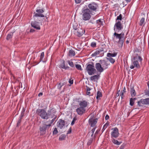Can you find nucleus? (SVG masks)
Segmentation results:
<instances>
[{
    "instance_id": "1",
    "label": "nucleus",
    "mask_w": 149,
    "mask_h": 149,
    "mask_svg": "<svg viewBox=\"0 0 149 149\" xmlns=\"http://www.w3.org/2000/svg\"><path fill=\"white\" fill-rule=\"evenodd\" d=\"M142 59L140 56H137L133 58L132 60L131 65L130 68L131 69H134V68H140L139 62L141 63Z\"/></svg>"
},
{
    "instance_id": "2",
    "label": "nucleus",
    "mask_w": 149,
    "mask_h": 149,
    "mask_svg": "<svg viewBox=\"0 0 149 149\" xmlns=\"http://www.w3.org/2000/svg\"><path fill=\"white\" fill-rule=\"evenodd\" d=\"M36 13H34L33 17L37 21L42 22L43 20V18L45 17V15L43 14L44 12V10L43 8H37L36 11Z\"/></svg>"
},
{
    "instance_id": "3",
    "label": "nucleus",
    "mask_w": 149,
    "mask_h": 149,
    "mask_svg": "<svg viewBox=\"0 0 149 149\" xmlns=\"http://www.w3.org/2000/svg\"><path fill=\"white\" fill-rule=\"evenodd\" d=\"M114 35L116 39H118V43L119 46L122 47L123 46V43L124 41L125 34L123 33H121L120 34L115 32Z\"/></svg>"
},
{
    "instance_id": "4",
    "label": "nucleus",
    "mask_w": 149,
    "mask_h": 149,
    "mask_svg": "<svg viewBox=\"0 0 149 149\" xmlns=\"http://www.w3.org/2000/svg\"><path fill=\"white\" fill-rule=\"evenodd\" d=\"M82 18L84 20H89L91 17V11L87 7L84 8L82 10Z\"/></svg>"
},
{
    "instance_id": "5",
    "label": "nucleus",
    "mask_w": 149,
    "mask_h": 149,
    "mask_svg": "<svg viewBox=\"0 0 149 149\" xmlns=\"http://www.w3.org/2000/svg\"><path fill=\"white\" fill-rule=\"evenodd\" d=\"M36 113L43 119H47L49 118L48 114L44 109H38L36 110Z\"/></svg>"
},
{
    "instance_id": "6",
    "label": "nucleus",
    "mask_w": 149,
    "mask_h": 149,
    "mask_svg": "<svg viewBox=\"0 0 149 149\" xmlns=\"http://www.w3.org/2000/svg\"><path fill=\"white\" fill-rule=\"evenodd\" d=\"M51 126L50 124L46 125L43 124L41 125L39 127L40 135H43L45 134L47 130H48Z\"/></svg>"
},
{
    "instance_id": "7",
    "label": "nucleus",
    "mask_w": 149,
    "mask_h": 149,
    "mask_svg": "<svg viewBox=\"0 0 149 149\" xmlns=\"http://www.w3.org/2000/svg\"><path fill=\"white\" fill-rule=\"evenodd\" d=\"M94 67L93 65L91 64H89L87 66L86 71L89 75H92L96 72V70Z\"/></svg>"
},
{
    "instance_id": "8",
    "label": "nucleus",
    "mask_w": 149,
    "mask_h": 149,
    "mask_svg": "<svg viewBox=\"0 0 149 149\" xmlns=\"http://www.w3.org/2000/svg\"><path fill=\"white\" fill-rule=\"evenodd\" d=\"M137 104L139 107H142L143 105H149V98L142 99L137 102Z\"/></svg>"
},
{
    "instance_id": "9",
    "label": "nucleus",
    "mask_w": 149,
    "mask_h": 149,
    "mask_svg": "<svg viewBox=\"0 0 149 149\" xmlns=\"http://www.w3.org/2000/svg\"><path fill=\"white\" fill-rule=\"evenodd\" d=\"M88 8L91 11H96L98 6L95 3H91L88 5Z\"/></svg>"
},
{
    "instance_id": "10",
    "label": "nucleus",
    "mask_w": 149,
    "mask_h": 149,
    "mask_svg": "<svg viewBox=\"0 0 149 149\" xmlns=\"http://www.w3.org/2000/svg\"><path fill=\"white\" fill-rule=\"evenodd\" d=\"M123 28L122 24L120 21L116 22L115 24L114 30V31H118V32Z\"/></svg>"
},
{
    "instance_id": "11",
    "label": "nucleus",
    "mask_w": 149,
    "mask_h": 149,
    "mask_svg": "<svg viewBox=\"0 0 149 149\" xmlns=\"http://www.w3.org/2000/svg\"><path fill=\"white\" fill-rule=\"evenodd\" d=\"M112 131L111 133V136L115 138L118 137L119 135L118 129L116 127H115L112 128Z\"/></svg>"
},
{
    "instance_id": "12",
    "label": "nucleus",
    "mask_w": 149,
    "mask_h": 149,
    "mask_svg": "<svg viewBox=\"0 0 149 149\" xmlns=\"http://www.w3.org/2000/svg\"><path fill=\"white\" fill-rule=\"evenodd\" d=\"M31 26L36 30H40V23L35 21L32 22H31Z\"/></svg>"
},
{
    "instance_id": "13",
    "label": "nucleus",
    "mask_w": 149,
    "mask_h": 149,
    "mask_svg": "<svg viewBox=\"0 0 149 149\" xmlns=\"http://www.w3.org/2000/svg\"><path fill=\"white\" fill-rule=\"evenodd\" d=\"M85 33V31L79 28L76 31H75V34L79 37L81 36Z\"/></svg>"
},
{
    "instance_id": "14",
    "label": "nucleus",
    "mask_w": 149,
    "mask_h": 149,
    "mask_svg": "<svg viewBox=\"0 0 149 149\" xmlns=\"http://www.w3.org/2000/svg\"><path fill=\"white\" fill-rule=\"evenodd\" d=\"M86 109L85 108L80 107L76 109V111L77 114L79 115H82L85 112Z\"/></svg>"
},
{
    "instance_id": "15",
    "label": "nucleus",
    "mask_w": 149,
    "mask_h": 149,
    "mask_svg": "<svg viewBox=\"0 0 149 149\" xmlns=\"http://www.w3.org/2000/svg\"><path fill=\"white\" fill-rule=\"evenodd\" d=\"M65 122L64 120L59 119L57 123V126L58 127L62 129L65 126Z\"/></svg>"
},
{
    "instance_id": "16",
    "label": "nucleus",
    "mask_w": 149,
    "mask_h": 149,
    "mask_svg": "<svg viewBox=\"0 0 149 149\" xmlns=\"http://www.w3.org/2000/svg\"><path fill=\"white\" fill-rule=\"evenodd\" d=\"M56 112V110L54 108L49 109L47 111L48 116H51L52 118L54 117L55 114Z\"/></svg>"
},
{
    "instance_id": "17",
    "label": "nucleus",
    "mask_w": 149,
    "mask_h": 149,
    "mask_svg": "<svg viewBox=\"0 0 149 149\" xmlns=\"http://www.w3.org/2000/svg\"><path fill=\"white\" fill-rule=\"evenodd\" d=\"M101 64L102 68H103V70L106 69L108 68V65H109V63L108 61L105 60H102L101 61Z\"/></svg>"
},
{
    "instance_id": "18",
    "label": "nucleus",
    "mask_w": 149,
    "mask_h": 149,
    "mask_svg": "<svg viewBox=\"0 0 149 149\" xmlns=\"http://www.w3.org/2000/svg\"><path fill=\"white\" fill-rule=\"evenodd\" d=\"M95 67L98 72H101L104 71L103 68L102 67L100 63H96L95 65Z\"/></svg>"
},
{
    "instance_id": "19",
    "label": "nucleus",
    "mask_w": 149,
    "mask_h": 149,
    "mask_svg": "<svg viewBox=\"0 0 149 149\" xmlns=\"http://www.w3.org/2000/svg\"><path fill=\"white\" fill-rule=\"evenodd\" d=\"M79 105L80 107H83L84 108L88 105V102L86 100H81L79 102Z\"/></svg>"
},
{
    "instance_id": "20",
    "label": "nucleus",
    "mask_w": 149,
    "mask_h": 149,
    "mask_svg": "<svg viewBox=\"0 0 149 149\" xmlns=\"http://www.w3.org/2000/svg\"><path fill=\"white\" fill-rule=\"evenodd\" d=\"M97 119H93L91 120L90 122L91 127H94L97 123Z\"/></svg>"
},
{
    "instance_id": "21",
    "label": "nucleus",
    "mask_w": 149,
    "mask_h": 149,
    "mask_svg": "<svg viewBox=\"0 0 149 149\" xmlns=\"http://www.w3.org/2000/svg\"><path fill=\"white\" fill-rule=\"evenodd\" d=\"M60 67L63 69H67L70 68L68 66H65V61H63L62 63L60 64Z\"/></svg>"
},
{
    "instance_id": "22",
    "label": "nucleus",
    "mask_w": 149,
    "mask_h": 149,
    "mask_svg": "<svg viewBox=\"0 0 149 149\" xmlns=\"http://www.w3.org/2000/svg\"><path fill=\"white\" fill-rule=\"evenodd\" d=\"M116 53H114L113 54L108 53L107 54V56L108 58H111V57H115L117 55Z\"/></svg>"
},
{
    "instance_id": "23",
    "label": "nucleus",
    "mask_w": 149,
    "mask_h": 149,
    "mask_svg": "<svg viewBox=\"0 0 149 149\" xmlns=\"http://www.w3.org/2000/svg\"><path fill=\"white\" fill-rule=\"evenodd\" d=\"M130 92L131 95L132 97L135 96L136 95V93L134 88H131Z\"/></svg>"
},
{
    "instance_id": "24",
    "label": "nucleus",
    "mask_w": 149,
    "mask_h": 149,
    "mask_svg": "<svg viewBox=\"0 0 149 149\" xmlns=\"http://www.w3.org/2000/svg\"><path fill=\"white\" fill-rule=\"evenodd\" d=\"M13 32H10V33L7 36L6 39L7 40H8L11 39L12 38L13 36Z\"/></svg>"
},
{
    "instance_id": "25",
    "label": "nucleus",
    "mask_w": 149,
    "mask_h": 149,
    "mask_svg": "<svg viewBox=\"0 0 149 149\" xmlns=\"http://www.w3.org/2000/svg\"><path fill=\"white\" fill-rule=\"evenodd\" d=\"M68 55L70 57L74 56L75 55L74 51L72 50H70L68 53Z\"/></svg>"
},
{
    "instance_id": "26",
    "label": "nucleus",
    "mask_w": 149,
    "mask_h": 149,
    "mask_svg": "<svg viewBox=\"0 0 149 149\" xmlns=\"http://www.w3.org/2000/svg\"><path fill=\"white\" fill-rule=\"evenodd\" d=\"M99 77V75H95L93 76H92L90 77L92 81H95L96 80H97Z\"/></svg>"
},
{
    "instance_id": "27",
    "label": "nucleus",
    "mask_w": 149,
    "mask_h": 149,
    "mask_svg": "<svg viewBox=\"0 0 149 149\" xmlns=\"http://www.w3.org/2000/svg\"><path fill=\"white\" fill-rule=\"evenodd\" d=\"M102 51L101 50H97L92 55L93 56H96L98 54H100Z\"/></svg>"
},
{
    "instance_id": "28",
    "label": "nucleus",
    "mask_w": 149,
    "mask_h": 149,
    "mask_svg": "<svg viewBox=\"0 0 149 149\" xmlns=\"http://www.w3.org/2000/svg\"><path fill=\"white\" fill-rule=\"evenodd\" d=\"M135 99H136L135 98H131L130 99V105H131V106H133V105L134 104V100Z\"/></svg>"
},
{
    "instance_id": "29",
    "label": "nucleus",
    "mask_w": 149,
    "mask_h": 149,
    "mask_svg": "<svg viewBox=\"0 0 149 149\" xmlns=\"http://www.w3.org/2000/svg\"><path fill=\"white\" fill-rule=\"evenodd\" d=\"M102 94L101 92L98 91L97 93L96 98L97 100L100 99V97H102Z\"/></svg>"
},
{
    "instance_id": "30",
    "label": "nucleus",
    "mask_w": 149,
    "mask_h": 149,
    "mask_svg": "<svg viewBox=\"0 0 149 149\" xmlns=\"http://www.w3.org/2000/svg\"><path fill=\"white\" fill-rule=\"evenodd\" d=\"M107 59L112 64L114 63L115 61V60L111 58H107Z\"/></svg>"
},
{
    "instance_id": "31",
    "label": "nucleus",
    "mask_w": 149,
    "mask_h": 149,
    "mask_svg": "<svg viewBox=\"0 0 149 149\" xmlns=\"http://www.w3.org/2000/svg\"><path fill=\"white\" fill-rule=\"evenodd\" d=\"M67 62L70 67L72 68L74 67V65L73 64V62L71 60L68 61Z\"/></svg>"
},
{
    "instance_id": "32",
    "label": "nucleus",
    "mask_w": 149,
    "mask_h": 149,
    "mask_svg": "<svg viewBox=\"0 0 149 149\" xmlns=\"http://www.w3.org/2000/svg\"><path fill=\"white\" fill-rule=\"evenodd\" d=\"M65 137V134H61L59 137V140L60 141H62L64 140Z\"/></svg>"
},
{
    "instance_id": "33",
    "label": "nucleus",
    "mask_w": 149,
    "mask_h": 149,
    "mask_svg": "<svg viewBox=\"0 0 149 149\" xmlns=\"http://www.w3.org/2000/svg\"><path fill=\"white\" fill-rule=\"evenodd\" d=\"M112 142L115 144L119 145L120 144L121 142H119L117 140L113 139L112 140Z\"/></svg>"
},
{
    "instance_id": "34",
    "label": "nucleus",
    "mask_w": 149,
    "mask_h": 149,
    "mask_svg": "<svg viewBox=\"0 0 149 149\" xmlns=\"http://www.w3.org/2000/svg\"><path fill=\"white\" fill-rule=\"evenodd\" d=\"M96 23L100 25V26L101 25H103V21L100 19L97 20L96 21Z\"/></svg>"
},
{
    "instance_id": "35",
    "label": "nucleus",
    "mask_w": 149,
    "mask_h": 149,
    "mask_svg": "<svg viewBox=\"0 0 149 149\" xmlns=\"http://www.w3.org/2000/svg\"><path fill=\"white\" fill-rule=\"evenodd\" d=\"M145 22V18L142 17L141 18L139 23V25L140 26H142Z\"/></svg>"
},
{
    "instance_id": "36",
    "label": "nucleus",
    "mask_w": 149,
    "mask_h": 149,
    "mask_svg": "<svg viewBox=\"0 0 149 149\" xmlns=\"http://www.w3.org/2000/svg\"><path fill=\"white\" fill-rule=\"evenodd\" d=\"M75 67L76 68L79 70H82V69L81 66L79 64H76L75 65Z\"/></svg>"
},
{
    "instance_id": "37",
    "label": "nucleus",
    "mask_w": 149,
    "mask_h": 149,
    "mask_svg": "<svg viewBox=\"0 0 149 149\" xmlns=\"http://www.w3.org/2000/svg\"><path fill=\"white\" fill-rule=\"evenodd\" d=\"M64 85V83H60L58 85L57 88L59 90H61L62 86H63Z\"/></svg>"
},
{
    "instance_id": "38",
    "label": "nucleus",
    "mask_w": 149,
    "mask_h": 149,
    "mask_svg": "<svg viewBox=\"0 0 149 149\" xmlns=\"http://www.w3.org/2000/svg\"><path fill=\"white\" fill-rule=\"evenodd\" d=\"M44 52H42L41 53L40 57V61H42V59L44 58Z\"/></svg>"
},
{
    "instance_id": "39",
    "label": "nucleus",
    "mask_w": 149,
    "mask_h": 149,
    "mask_svg": "<svg viewBox=\"0 0 149 149\" xmlns=\"http://www.w3.org/2000/svg\"><path fill=\"white\" fill-rule=\"evenodd\" d=\"M58 132L56 128H55L54 129L53 131V135H56L58 133Z\"/></svg>"
},
{
    "instance_id": "40",
    "label": "nucleus",
    "mask_w": 149,
    "mask_h": 149,
    "mask_svg": "<svg viewBox=\"0 0 149 149\" xmlns=\"http://www.w3.org/2000/svg\"><path fill=\"white\" fill-rule=\"evenodd\" d=\"M53 118H54L51 120L48 121V122H50L49 123V124H50L51 125V124H52L53 123V122L55 121V119L56 118V116H54Z\"/></svg>"
},
{
    "instance_id": "41",
    "label": "nucleus",
    "mask_w": 149,
    "mask_h": 149,
    "mask_svg": "<svg viewBox=\"0 0 149 149\" xmlns=\"http://www.w3.org/2000/svg\"><path fill=\"white\" fill-rule=\"evenodd\" d=\"M93 141V139L92 138L91 139L87 142V145H91V143Z\"/></svg>"
},
{
    "instance_id": "42",
    "label": "nucleus",
    "mask_w": 149,
    "mask_h": 149,
    "mask_svg": "<svg viewBox=\"0 0 149 149\" xmlns=\"http://www.w3.org/2000/svg\"><path fill=\"white\" fill-rule=\"evenodd\" d=\"M108 125L109 124H108L107 123H105L103 126L102 130H105L107 128Z\"/></svg>"
},
{
    "instance_id": "43",
    "label": "nucleus",
    "mask_w": 149,
    "mask_h": 149,
    "mask_svg": "<svg viewBox=\"0 0 149 149\" xmlns=\"http://www.w3.org/2000/svg\"><path fill=\"white\" fill-rule=\"evenodd\" d=\"M91 45L92 47H95L96 46V43L94 42H92L91 44Z\"/></svg>"
},
{
    "instance_id": "44",
    "label": "nucleus",
    "mask_w": 149,
    "mask_h": 149,
    "mask_svg": "<svg viewBox=\"0 0 149 149\" xmlns=\"http://www.w3.org/2000/svg\"><path fill=\"white\" fill-rule=\"evenodd\" d=\"M122 17L121 14H120L119 16L117 17V20H122Z\"/></svg>"
},
{
    "instance_id": "45",
    "label": "nucleus",
    "mask_w": 149,
    "mask_h": 149,
    "mask_svg": "<svg viewBox=\"0 0 149 149\" xmlns=\"http://www.w3.org/2000/svg\"><path fill=\"white\" fill-rule=\"evenodd\" d=\"M76 120V119L75 118H73L72 120L71 124V125H73L74 124Z\"/></svg>"
},
{
    "instance_id": "46",
    "label": "nucleus",
    "mask_w": 149,
    "mask_h": 149,
    "mask_svg": "<svg viewBox=\"0 0 149 149\" xmlns=\"http://www.w3.org/2000/svg\"><path fill=\"white\" fill-rule=\"evenodd\" d=\"M77 28H78V27H77V25H73V28L75 30V31H77V30H78V29H77Z\"/></svg>"
},
{
    "instance_id": "47",
    "label": "nucleus",
    "mask_w": 149,
    "mask_h": 149,
    "mask_svg": "<svg viewBox=\"0 0 149 149\" xmlns=\"http://www.w3.org/2000/svg\"><path fill=\"white\" fill-rule=\"evenodd\" d=\"M124 93H121V94L120 95L121 97V98L122 99H123L124 97Z\"/></svg>"
},
{
    "instance_id": "48",
    "label": "nucleus",
    "mask_w": 149,
    "mask_h": 149,
    "mask_svg": "<svg viewBox=\"0 0 149 149\" xmlns=\"http://www.w3.org/2000/svg\"><path fill=\"white\" fill-rule=\"evenodd\" d=\"M81 0H75L76 3H79L81 1Z\"/></svg>"
},
{
    "instance_id": "49",
    "label": "nucleus",
    "mask_w": 149,
    "mask_h": 149,
    "mask_svg": "<svg viewBox=\"0 0 149 149\" xmlns=\"http://www.w3.org/2000/svg\"><path fill=\"white\" fill-rule=\"evenodd\" d=\"M126 92V88L125 87H124V88L123 89V90L122 91H121V93H125Z\"/></svg>"
},
{
    "instance_id": "50",
    "label": "nucleus",
    "mask_w": 149,
    "mask_h": 149,
    "mask_svg": "<svg viewBox=\"0 0 149 149\" xmlns=\"http://www.w3.org/2000/svg\"><path fill=\"white\" fill-rule=\"evenodd\" d=\"M71 132V128H70V129L68 131V132L67 133L68 134H70Z\"/></svg>"
},
{
    "instance_id": "51",
    "label": "nucleus",
    "mask_w": 149,
    "mask_h": 149,
    "mask_svg": "<svg viewBox=\"0 0 149 149\" xmlns=\"http://www.w3.org/2000/svg\"><path fill=\"white\" fill-rule=\"evenodd\" d=\"M21 121V119H19V120L18 121L17 123V125H19V124L20 123Z\"/></svg>"
},
{
    "instance_id": "52",
    "label": "nucleus",
    "mask_w": 149,
    "mask_h": 149,
    "mask_svg": "<svg viewBox=\"0 0 149 149\" xmlns=\"http://www.w3.org/2000/svg\"><path fill=\"white\" fill-rule=\"evenodd\" d=\"M109 116L108 115H106L105 117V118L106 120H107L108 119H109Z\"/></svg>"
},
{
    "instance_id": "53",
    "label": "nucleus",
    "mask_w": 149,
    "mask_h": 149,
    "mask_svg": "<svg viewBox=\"0 0 149 149\" xmlns=\"http://www.w3.org/2000/svg\"><path fill=\"white\" fill-rule=\"evenodd\" d=\"M69 82L70 84H72L73 83V80H69Z\"/></svg>"
},
{
    "instance_id": "54",
    "label": "nucleus",
    "mask_w": 149,
    "mask_h": 149,
    "mask_svg": "<svg viewBox=\"0 0 149 149\" xmlns=\"http://www.w3.org/2000/svg\"><path fill=\"white\" fill-rule=\"evenodd\" d=\"M120 92V90H119L117 92V94H116V96L118 97L119 95V92Z\"/></svg>"
},
{
    "instance_id": "55",
    "label": "nucleus",
    "mask_w": 149,
    "mask_h": 149,
    "mask_svg": "<svg viewBox=\"0 0 149 149\" xmlns=\"http://www.w3.org/2000/svg\"><path fill=\"white\" fill-rule=\"evenodd\" d=\"M86 94L87 95H91V93L90 91H87Z\"/></svg>"
},
{
    "instance_id": "56",
    "label": "nucleus",
    "mask_w": 149,
    "mask_h": 149,
    "mask_svg": "<svg viewBox=\"0 0 149 149\" xmlns=\"http://www.w3.org/2000/svg\"><path fill=\"white\" fill-rule=\"evenodd\" d=\"M43 94L42 93H39L38 96L39 97L42 95Z\"/></svg>"
},
{
    "instance_id": "57",
    "label": "nucleus",
    "mask_w": 149,
    "mask_h": 149,
    "mask_svg": "<svg viewBox=\"0 0 149 149\" xmlns=\"http://www.w3.org/2000/svg\"><path fill=\"white\" fill-rule=\"evenodd\" d=\"M95 130V128H93L92 130V133H94V132Z\"/></svg>"
},
{
    "instance_id": "58",
    "label": "nucleus",
    "mask_w": 149,
    "mask_h": 149,
    "mask_svg": "<svg viewBox=\"0 0 149 149\" xmlns=\"http://www.w3.org/2000/svg\"><path fill=\"white\" fill-rule=\"evenodd\" d=\"M34 31V30L32 29H31L30 30V32H33Z\"/></svg>"
},
{
    "instance_id": "59",
    "label": "nucleus",
    "mask_w": 149,
    "mask_h": 149,
    "mask_svg": "<svg viewBox=\"0 0 149 149\" xmlns=\"http://www.w3.org/2000/svg\"><path fill=\"white\" fill-rule=\"evenodd\" d=\"M131 0H125V1H126V2L127 3L130 2Z\"/></svg>"
},
{
    "instance_id": "60",
    "label": "nucleus",
    "mask_w": 149,
    "mask_h": 149,
    "mask_svg": "<svg viewBox=\"0 0 149 149\" xmlns=\"http://www.w3.org/2000/svg\"><path fill=\"white\" fill-rule=\"evenodd\" d=\"M146 94L149 96V90L147 92Z\"/></svg>"
},
{
    "instance_id": "61",
    "label": "nucleus",
    "mask_w": 149,
    "mask_h": 149,
    "mask_svg": "<svg viewBox=\"0 0 149 149\" xmlns=\"http://www.w3.org/2000/svg\"><path fill=\"white\" fill-rule=\"evenodd\" d=\"M90 90H91V89H90V88L88 87L87 89V91H90Z\"/></svg>"
},
{
    "instance_id": "62",
    "label": "nucleus",
    "mask_w": 149,
    "mask_h": 149,
    "mask_svg": "<svg viewBox=\"0 0 149 149\" xmlns=\"http://www.w3.org/2000/svg\"><path fill=\"white\" fill-rule=\"evenodd\" d=\"M126 42L127 43H129V41L128 40H127L126 41Z\"/></svg>"
},
{
    "instance_id": "63",
    "label": "nucleus",
    "mask_w": 149,
    "mask_h": 149,
    "mask_svg": "<svg viewBox=\"0 0 149 149\" xmlns=\"http://www.w3.org/2000/svg\"><path fill=\"white\" fill-rule=\"evenodd\" d=\"M120 149H123V147H120Z\"/></svg>"
},
{
    "instance_id": "64",
    "label": "nucleus",
    "mask_w": 149,
    "mask_h": 149,
    "mask_svg": "<svg viewBox=\"0 0 149 149\" xmlns=\"http://www.w3.org/2000/svg\"><path fill=\"white\" fill-rule=\"evenodd\" d=\"M93 133H92V134H91V136H93Z\"/></svg>"
}]
</instances>
